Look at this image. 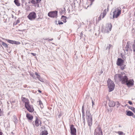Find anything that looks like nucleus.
Returning <instances> with one entry per match:
<instances>
[{"mask_svg":"<svg viewBox=\"0 0 135 135\" xmlns=\"http://www.w3.org/2000/svg\"><path fill=\"white\" fill-rule=\"evenodd\" d=\"M38 92L40 93H41V91L40 90H38Z\"/></svg>","mask_w":135,"mask_h":135,"instance_id":"obj_44","label":"nucleus"},{"mask_svg":"<svg viewBox=\"0 0 135 135\" xmlns=\"http://www.w3.org/2000/svg\"><path fill=\"white\" fill-rule=\"evenodd\" d=\"M31 54L33 56H35L36 55V54L33 53H31Z\"/></svg>","mask_w":135,"mask_h":135,"instance_id":"obj_39","label":"nucleus"},{"mask_svg":"<svg viewBox=\"0 0 135 135\" xmlns=\"http://www.w3.org/2000/svg\"><path fill=\"white\" fill-rule=\"evenodd\" d=\"M29 1H30L31 2V0H28Z\"/></svg>","mask_w":135,"mask_h":135,"instance_id":"obj_56","label":"nucleus"},{"mask_svg":"<svg viewBox=\"0 0 135 135\" xmlns=\"http://www.w3.org/2000/svg\"><path fill=\"white\" fill-rule=\"evenodd\" d=\"M122 135H125V133H123Z\"/></svg>","mask_w":135,"mask_h":135,"instance_id":"obj_54","label":"nucleus"},{"mask_svg":"<svg viewBox=\"0 0 135 135\" xmlns=\"http://www.w3.org/2000/svg\"><path fill=\"white\" fill-rule=\"evenodd\" d=\"M35 74L37 76V78L41 82L43 81V79L37 73L35 72Z\"/></svg>","mask_w":135,"mask_h":135,"instance_id":"obj_17","label":"nucleus"},{"mask_svg":"<svg viewBox=\"0 0 135 135\" xmlns=\"http://www.w3.org/2000/svg\"><path fill=\"white\" fill-rule=\"evenodd\" d=\"M111 45L109 44V45L108 46L107 48V49H109L110 48Z\"/></svg>","mask_w":135,"mask_h":135,"instance_id":"obj_41","label":"nucleus"},{"mask_svg":"<svg viewBox=\"0 0 135 135\" xmlns=\"http://www.w3.org/2000/svg\"><path fill=\"white\" fill-rule=\"evenodd\" d=\"M3 133L1 129H0V135H2Z\"/></svg>","mask_w":135,"mask_h":135,"instance_id":"obj_40","label":"nucleus"},{"mask_svg":"<svg viewBox=\"0 0 135 135\" xmlns=\"http://www.w3.org/2000/svg\"><path fill=\"white\" fill-rule=\"evenodd\" d=\"M92 103L93 105V104H94V103H93V100H92Z\"/></svg>","mask_w":135,"mask_h":135,"instance_id":"obj_52","label":"nucleus"},{"mask_svg":"<svg viewBox=\"0 0 135 135\" xmlns=\"http://www.w3.org/2000/svg\"><path fill=\"white\" fill-rule=\"evenodd\" d=\"M126 50L127 51H128V49L129 48H126Z\"/></svg>","mask_w":135,"mask_h":135,"instance_id":"obj_46","label":"nucleus"},{"mask_svg":"<svg viewBox=\"0 0 135 135\" xmlns=\"http://www.w3.org/2000/svg\"><path fill=\"white\" fill-rule=\"evenodd\" d=\"M92 116L91 115L89 112V111H87L86 112V118H89L90 117H91Z\"/></svg>","mask_w":135,"mask_h":135,"instance_id":"obj_20","label":"nucleus"},{"mask_svg":"<svg viewBox=\"0 0 135 135\" xmlns=\"http://www.w3.org/2000/svg\"><path fill=\"white\" fill-rule=\"evenodd\" d=\"M0 43L2 44V45L6 48H8V46L4 42L1 41Z\"/></svg>","mask_w":135,"mask_h":135,"instance_id":"obj_19","label":"nucleus"},{"mask_svg":"<svg viewBox=\"0 0 135 135\" xmlns=\"http://www.w3.org/2000/svg\"><path fill=\"white\" fill-rule=\"evenodd\" d=\"M66 17L64 16H62L61 19L64 22H66Z\"/></svg>","mask_w":135,"mask_h":135,"instance_id":"obj_23","label":"nucleus"},{"mask_svg":"<svg viewBox=\"0 0 135 135\" xmlns=\"http://www.w3.org/2000/svg\"><path fill=\"white\" fill-rule=\"evenodd\" d=\"M3 113V112L2 110L1 109H0V116H1L2 115Z\"/></svg>","mask_w":135,"mask_h":135,"instance_id":"obj_32","label":"nucleus"},{"mask_svg":"<svg viewBox=\"0 0 135 135\" xmlns=\"http://www.w3.org/2000/svg\"><path fill=\"white\" fill-rule=\"evenodd\" d=\"M41 122L40 121L38 118H37L35 120V124L36 127H38L40 125L41 126Z\"/></svg>","mask_w":135,"mask_h":135,"instance_id":"obj_14","label":"nucleus"},{"mask_svg":"<svg viewBox=\"0 0 135 135\" xmlns=\"http://www.w3.org/2000/svg\"><path fill=\"white\" fill-rule=\"evenodd\" d=\"M114 79L115 82H118L119 80L122 84H125L128 80V78L124 73H122L120 74H115Z\"/></svg>","mask_w":135,"mask_h":135,"instance_id":"obj_1","label":"nucleus"},{"mask_svg":"<svg viewBox=\"0 0 135 135\" xmlns=\"http://www.w3.org/2000/svg\"><path fill=\"white\" fill-rule=\"evenodd\" d=\"M47 134L48 133L47 131L45 130L42 131L41 133V135H47Z\"/></svg>","mask_w":135,"mask_h":135,"instance_id":"obj_24","label":"nucleus"},{"mask_svg":"<svg viewBox=\"0 0 135 135\" xmlns=\"http://www.w3.org/2000/svg\"><path fill=\"white\" fill-rule=\"evenodd\" d=\"M134 81L133 80L130 79L127 80V81L125 84L127 85L128 87H130L133 86L134 85Z\"/></svg>","mask_w":135,"mask_h":135,"instance_id":"obj_6","label":"nucleus"},{"mask_svg":"<svg viewBox=\"0 0 135 135\" xmlns=\"http://www.w3.org/2000/svg\"><path fill=\"white\" fill-rule=\"evenodd\" d=\"M112 28V25L110 24L107 27L105 28L104 30V32L107 33H108L109 31L111 30Z\"/></svg>","mask_w":135,"mask_h":135,"instance_id":"obj_9","label":"nucleus"},{"mask_svg":"<svg viewBox=\"0 0 135 135\" xmlns=\"http://www.w3.org/2000/svg\"><path fill=\"white\" fill-rule=\"evenodd\" d=\"M115 103V104H116L117 105V108L118 107L119 105V102H117Z\"/></svg>","mask_w":135,"mask_h":135,"instance_id":"obj_33","label":"nucleus"},{"mask_svg":"<svg viewBox=\"0 0 135 135\" xmlns=\"http://www.w3.org/2000/svg\"><path fill=\"white\" fill-rule=\"evenodd\" d=\"M133 49L134 52H135V42L134 44H133Z\"/></svg>","mask_w":135,"mask_h":135,"instance_id":"obj_31","label":"nucleus"},{"mask_svg":"<svg viewBox=\"0 0 135 135\" xmlns=\"http://www.w3.org/2000/svg\"><path fill=\"white\" fill-rule=\"evenodd\" d=\"M82 113L83 114V113H85V112H84V111H82Z\"/></svg>","mask_w":135,"mask_h":135,"instance_id":"obj_50","label":"nucleus"},{"mask_svg":"<svg viewBox=\"0 0 135 135\" xmlns=\"http://www.w3.org/2000/svg\"><path fill=\"white\" fill-rule=\"evenodd\" d=\"M129 109L133 111V112L135 113V108L132 107H131L130 108H129Z\"/></svg>","mask_w":135,"mask_h":135,"instance_id":"obj_29","label":"nucleus"},{"mask_svg":"<svg viewBox=\"0 0 135 135\" xmlns=\"http://www.w3.org/2000/svg\"><path fill=\"white\" fill-rule=\"evenodd\" d=\"M6 40L8 42H9V43L11 44H12L19 45L20 44V42L18 41L10 40L7 39H6Z\"/></svg>","mask_w":135,"mask_h":135,"instance_id":"obj_10","label":"nucleus"},{"mask_svg":"<svg viewBox=\"0 0 135 135\" xmlns=\"http://www.w3.org/2000/svg\"><path fill=\"white\" fill-rule=\"evenodd\" d=\"M124 60L120 58H118V59L117 62V64L119 66H121L123 63Z\"/></svg>","mask_w":135,"mask_h":135,"instance_id":"obj_12","label":"nucleus"},{"mask_svg":"<svg viewBox=\"0 0 135 135\" xmlns=\"http://www.w3.org/2000/svg\"><path fill=\"white\" fill-rule=\"evenodd\" d=\"M106 9H105L103 11V12L102 18H104V17H105V15H106V14L107 13H106Z\"/></svg>","mask_w":135,"mask_h":135,"instance_id":"obj_26","label":"nucleus"},{"mask_svg":"<svg viewBox=\"0 0 135 135\" xmlns=\"http://www.w3.org/2000/svg\"><path fill=\"white\" fill-rule=\"evenodd\" d=\"M130 41H128V42H127L126 45V48H129V44H130Z\"/></svg>","mask_w":135,"mask_h":135,"instance_id":"obj_27","label":"nucleus"},{"mask_svg":"<svg viewBox=\"0 0 135 135\" xmlns=\"http://www.w3.org/2000/svg\"><path fill=\"white\" fill-rule=\"evenodd\" d=\"M121 13L120 8L118 7L113 12V18H117Z\"/></svg>","mask_w":135,"mask_h":135,"instance_id":"obj_3","label":"nucleus"},{"mask_svg":"<svg viewBox=\"0 0 135 135\" xmlns=\"http://www.w3.org/2000/svg\"><path fill=\"white\" fill-rule=\"evenodd\" d=\"M103 73V71L102 70H101V71L100 72V74H102Z\"/></svg>","mask_w":135,"mask_h":135,"instance_id":"obj_49","label":"nucleus"},{"mask_svg":"<svg viewBox=\"0 0 135 135\" xmlns=\"http://www.w3.org/2000/svg\"><path fill=\"white\" fill-rule=\"evenodd\" d=\"M80 35H81L80 36H81L82 35H81V34H80Z\"/></svg>","mask_w":135,"mask_h":135,"instance_id":"obj_58","label":"nucleus"},{"mask_svg":"<svg viewBox=\"0 0 135 135\" xmlns=\"http://www.w3.org/2000/svg\"><path fill=\"white\" fill-rule=\"evenodd\" d=\"M23 30H23V31H22L21 30H19V31H23Z\"/></svg>","mask_w":135,"mask_h":135,"instance_id":"obj_51","label":"nucleus"},{"mask_svg":"<svg viewBox=\"0 0 135 135\" xmlns=\"http://www.w3.org/2000/svg\"><path fill=\"white\" fill-rule=\"evenodd\" d=\"M57 12L56 11H54L49 12L48 14V16L52 18L57 17Z\"/></svg>","mask_w":135,"mask_h":135,"instance_id":"obj_5","label":"nucleus"},{"mask_svg":"<svg viewBox=\"0 0 135 135\" xmlns=\"http://www.w3.org/2000/svg\"><path fill=\"white\" fill-rule=\"evenodd\" d=\"M26 117L28 119L31 120L33 118V116L30 114L27 113L26 115Z\"/></svg>","mask_w":135,"mask_h":135,"instance_id":"obj_16","label":"nucleus"},{"mask_svg":"<svg viewBox=\"0 0 135 135\" xmlns=\"http://www.w3.org/2000/svg\"><path fill=\"white\" fill-rule=\"evenodd\" d=\"M91 2V5L92 4V2L94 1V0H90Z\"/></svg>","mask_w":135,"mask_h":135,"instance_id":"obj_43","label":"nucleus"},{"mask_svg":"<svg viewBox=\"0 0 135 135\" xmlns=\"http://www.w3.org/2000/svg\"><path fill=\"white\" fill-rule=\"evenodd\" d=\"M28 19L31 20H34L36 17V14L34 12L30 13L27 16Z\"/></svg>","mask_w":135,"mask_h":135,"instance_id":"obj_4","label":"nucleus"},{"mask_svg":"<svg viewBox=\"0 0 135 135\" xmlns=\"http://www.w3.org/2000/svg\"><path fill=\"white\" fill-rule=\"evenodd\" d=\"M41 0H36V4L39 3L40 2V1H41Z\"/></svg>","mask_w":135,"mask_h":135,"instance_id":"obj_34","label":"nucleus"},{"mask_svg":"<svg viewBox=\"0 0 135 135\" xmlns=\"http://www.w3.org/2000/svg\"><path fill=\"white\" fill-rule=\"evenodd\" d=\"M119 127H121V126H120V125H119Z\"/></svg>","mask_w":135,"mask_h":135,"instance_id":"obj_55","label":"nucleus"},{"mask_svg":"<svg viewBox=\"0 0 135 135\" xmlns=\"http://www.w3.org/2000/svg\"><path fill=\"white\" fill-rule=\"evenodd\" d=\"M38 102H39V103L40 106L41 105H42V102L40 100L38 101Z\"/></svg>","mask_w":135,"mask_h":135,"instance_id":"obj_36","label":"nucleus"},{"mask_svg":"<svg viewBox=\"0 0 135 135\" xmlns=\"http://www.w3.org/2000/svg\"><path fill=\"white\" fill-rule=\"evenodd\" d=\"M53 39L52 38H51L50 39H49L48 40L49 41H52L53 40Z\"/></svg>","mask_w":135,"mask_h":135,"instance_id":"obj_45","label":"nucleus"},{"mask_svg":"<svg viewBox=\"0 0 135 135\" xmlns=\"http://www.w3.org/2000/svg\"><path fill=\"white\" fill-rule=\"evenodd\" d=\"M63 24V23L62 22H61L60 21H58V24L59 25H62Z\"/></svg>","mask_w":135,"mask_h":135,"instance_id":"obj_37","label":"nucleus"},{"mask_svg":"<svg viewBox=\"0 0 135 135\" xmlns=\"http://www.w3.org/2000/svg\"><path fill=\"white\" fill-rule=\"evenodd\" d=\"M101 17H102V14H101L99 16L98 18V20L99 21H100L101 20Z\"/></svg>","mask_w":135,"mask_h":135,"instance_id":"obj_35","label":"nucleus"},{"mask_svg":"<svg viewBox=\"0 0 135 135\" xmlns=\"http://www.w3.org/2000/svg\"><path fill=\"white\" fill-rule=\"evenodd\" d=\"M31 3L32 4H36V1L34 0H31Z\"/></svg>","mask_w":135,"mask_h":135,"instance_id":"obj_30","label":"nucleus"},{"mask_svg":"<svg viewBox=\"0 0 135 135\" xmlns=\"http://www.w3.org/2000/svg\"><path fill=\"white\" fill-rule=\"evenodd\" d=\"M22 0V3H24V2L25 0Z\"/></svg>","mask_w":135,"mask_h":135,"instance_id":"obj_48","label":"nucleus"},{"mask_svg":"<svg viewBox=\"0 0 135 135\" xmlns=\"http://www.w3.org/2000/svg\"><path fill=\"white\" fill-rule=\"evenodd\" d=\"M14 2L17 6H20V4L18 2V0H15Z\"/></svg>","mask_w":135,"mask_h":135,"instance_id":"obj_25","label":"nucleus"},{"mask_svg":"<svg viewBox=\"0 0 135 135\" xmlns=\"http://www.w3.org/2000/svg\"><path fill=\"white\" fill-rule=\"evenodd\" d=\"M46 40H48V39H45Z\"/></svg>","mask_w":135,"mask_h":135,"instance_id":"obj_57","label":"nucleus"},{"mask_svg":"<svg viewBox=\"0 0 135 135\" xmlns=\"http://www.w3.org/2000/svg\"><path fill=\"white\" fill-rule=\"evenodd\" d=\"M115 132L118 133L119 135H122L124 133L122 131Z\"/></svg>","mask_w":135,"mask_h":135,"instance_id":"obj_28","label":"nucleus"},{"mask_svg":"<svg viewBox=\"0 0 135 135\" xmlns=\"http://www.w3.org/2000/svg\"><path fill=\"white\" fill-rule=\"evenodd\" d=\"M99 132L98 133L97 132L96 135H103L102 131L100 128L99 129Z\"/></svg>","mask_w":135,"mask_h":135,"instance_id":"obj_22","label":"nucleus"},{"mask_svg":"<svg viewBox=\"0 0 135 135\" xmlns=\"http://www.w3.org/2000/svg\"><path fill=\"white\" fill-rule=\"evenodd\" d=\"M13 117L14 118L13 121L15 124H17L18 123V121L17 118L15 115H14Z\"/></svg>","mask_w":135,"mask_h":135,"instance_id":"obj_21","label":"nucleus"},{"mask_svg":"<svg viewBox=\"0 0 135 135\" xmlns=\"http://www.w3.org/2000/svg\"><path fill=\"white\" fill-rule=\"evenodd\" d=\"M82 111H84V109H83V106L82 109Z\"/></svg>","mask_w":135,"mask_h":135,"instance_id":"obj_47","label":"nucleus"},{"mask_svg":"<svg viewBox=\"0 0 135 135\" xmlns=\"http://www.w3.org/2000/svg\"><path fill=\"white\" fill-rule=\"evenodd\" d=\"M21 100L23 102L25 103V106L29 104V101L27 99L25 98L22 97Z\"/></svg>","mask_w":135,"mask_h":135,"instance_id":"obj_13","label":"nucleus"},{"mask_svg":"<svg viewBox=\"0 0 135 135\" xmlns=\"http://www.w3.org/2000/svg\"><path fill=\"white\" fill-rule=\"evenodd\" d=\"M82 115H83V119H84H84H85V118H84L85 113H83Z\"/></svg>","mask_w":135,"mask_h":135,"instance_id":"obj_38","label":"nucleus"},{"mask_svg":"<svg viewBox=\"0 0 135 135\" xmlns=\"http://www.w3.org/2000/svg\"><path fill=\"white\" fill-rule=\"evenodd\" d=\"M87 120L88 125L89 126H91L92 123V117L86 118Z\"/></svg>","mask_w":135,"mask_h":135,"instance_id":"obj_11","label":"nucleus"},{"mask_svg":"<svg viewBox=\"0 0 135 135\" xmlns=\"http://www.w3.org/2000/svg\"><path fill=\"white\" fill-rule=\"evenodd\" d=\"M30 2H31L30 1H29L28 2V3H30Z\"/></svg>","mask_w":135,"mask_h":135,"instance_id":"obj_53","label":"nucleus"},{"mask_svg":"<svg viewBox=\"0 0 135 135\" xmlns=\"http://www.w3.org/2000/svg\"><path fill=\"white\" fill-rule=\"evenodd\" d=\"M71 134L72 135H76V130L74 126L72 124L70 127Z\"/></svg>","mask_w":135,"mask_h":135,"instance_id":"obj_7","label":"nucleus"},{"mask_svg":"<svg viewBox=\"0 0 135 135\" xmlns=\"http://www.w3.org/2000/svg\"><path fill=\"white\" fill-rule=\"evenodd\" d=\"M115 105V103L113 101H109V106L110 107H113Z\"/></svg>","mask_w":135,"mask_h":135,"instance_id":"obj_15","label":"nucleus"},{"mask_svg":"<svg viewBox=\"0 0 135 135\" xmlns=\"http://www.w3.org/2000/svg\"><path fill=\"white\" fill-rule=\"evenodd\" d=\"M25 107L27 110L30 112H32L34 111V109L32 106L30 105L29 104L25 106Z\"/></svg>","mask_w":135,"mask_h":135,"instance_id":"obj_8","label":"nucleus"},{"mask_svg":"<svg viewBox=\"0 0 135 135\" xmlns=\"http://www.w3.org/2000/svg\"><path fill=\"white\" fill-rule=\"evenodd\" d=\"M107 84L108 87L109 88V91H112L114 89L115 86V85L114 82L109 79L107 81Z\"/></svg>","mask_w":135,"mask_h":135,"instance_id":"obj_2","label":"nucleus"},{"mask_svg":"<svg viewBox=\"0 0 135 135\" xmlns=\"http://www.w3.org/2000/svg\"><path fill=\"white\" fill-rule=\"evenodd\" d=\"M128 103L130 104V105H132V102L131 101H129L128 102Z\"/></svg>","mask_w":135,"mask_h":135,"instance_id":"obj_42","label":"nucleus"},{"mask_svg":"<svg viewBox=\"0 0 135 135\" xmlns=\"http://www.w3.org/2000/svg\"><path fill=\"white\" fill-rule=\"evenodd\" d=\"M126 115H127L129 116H132L133 115V113L131 111H126Z\"/></svg>","mask_w":135,"mask_h":135,"instance_id":"obj_18","label":"nucleus"}]
</instances>
